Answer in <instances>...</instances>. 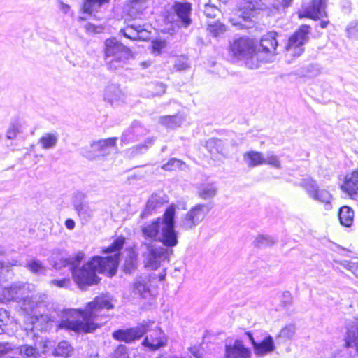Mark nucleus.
<instances>
[{"mask_svg":"<svg viewBox=\"0 0 358 358\" xmlns=\"http://www.w3.org/2000/svg\"><path fill=\"white\" fill-rule=\"evenodd\" d=\"M111 298L105 294L95 296L85 304L84 308L70 309L66 319L62 320L57 329H65L77 334L92 333L107 321L106 313L113 309Z\"/></svg>","mask_w":358,"mask_h":358,"instance_id":"nucleus-1","label":"nucleus"},{"mask_svg":"<svg viewBox=\"0 0 358 358\" xmlns=\"http://www.w3.org/2000/svg\"><path fill=\"white\" fill-rule=\"evenodd\" d=\"M84 259L85 254L80 251L72 257L64 259L62 262L64 266L70 267L73 281L82 289L96 285L101 281V278L97 275V271L90 258L79 267Z\"/></svg>","mask_w":358,"mask_h":358,"instance_id":"nucleus-2","label":"nucleus"},{"mask_svg":"<svg viewBox=\"0 0 358 358\" xmlns=\"http://www.w3.org/2000/svg\"><path fill=\"white\" fill-rule=\"evenodd\" d=\"M132 56L130 48L124 45L115 37H110L104 41L103 57L107 68L112 71L122 69Z\"/></svg>","mask_w":358,"mask_h":358,"instance_id":"nucleus-3","label":"nucleus"},{"mask_svg":"<svg viewBox=\"0 0 358 358\" xmlns=\"http://www.w3.org/2000/svg\"><path fill=\"white\" fill-rule=\"evenodd\" d=\"M229 51L234 57L243 58L249 69H257V57L255 53V41L248 36L240 37L233 41Z\"/></svg>","mask_w":358,"mask_h":358,"instance_id":"nucleus-4","label":"nucleus"},{"mask_svg":"<svg viewBox=\"0 0 358 358\" xmlns=\"http://www.w3.org/2000/svg\"><path fill=\"white\" fill-rule=\"evenodd\" d=\"M176 205L171 203L164 210L162 222L161 237L159 241L166 247L172 248L178 244V236L175 231Z\"/></svg>","mask_w":358,"mask_h":358,"instance_id":"nucleus-5","label":"nucleus"},{"mask_svg":"<svg viewBox=\"0 0 358 358\" xmlns=\"http://www.w3.org/2000/svg\"><path fill=\"white\" fill-rule=\"evenodd\" d=\"M278 34L277 31H269L261 37L259 47L255 43V53L258 59V68L262 64L268 62L271 57L275 55L278 45Z\"/></svg>","mask_w":358,"mask_h":358,"instance_id":"nucleus-6","label":"nucleus"},{"mask_svg":"<svg viewBox=\"0 0 358 358\" xmlns=\"http://www.w3.org/2000/svg\"><path fill=\"white\" fill-rule=\"evenodd\" d=\"M140 327H143V335H146L142 343L143 345L153 350L166 345V336L154 321H143L140 323Z\"/></svg>","mask_w":358,"mask_h":358,"instance_id":"nucleus-7","label":"nucleus"},{"mask_svg":"<svg viewBox=\"0 0 358 358\" xmlns=\"http://www.w3.org/2000/svg\"><path fill=\"white\" fill-rule=\"evenodd\" d=\"M311 27L303 24L299 27L288 38L285 46V50L292 57H299L304 51L303 45L308 41Z\"/></svg>","mask_w":358,"mask_h":358,"instance_id":"nucleus-8","label":"nucleus"},{"mask_svg":"<svg viewBox=\"0 0 358 358\" xmlns=\"http://www.w3.org/2000/svg\"><path fill=\"white\" fill-rule=\"evenodd\" d=\"M90 259L98 273L103 274L108 278H112L117 271L120 255L114 254L106 257L94 255Z\"/></svg>","mask_w":358,"mask_h":358,"instance_id":"nucleus-9","label":"nucleus"},{"mask_svg":"<svg viewBox=\"0 0 358 358\" xmlns=\"http://www.w3.org/2000/svg\"><path fill=\"white\" fill-rule=\"evenodd\" d=\"M327 0H310L308 3L302 6V10L298 12L300 19L308 18L318 20L327 17L326 11Z\"/></svg>","mask_w":358,"mask_h":358,"instance_id":"nucleus-10","label":"nucleus"},{"mask_svg":"<svg viewBox=\"0 0 358 358\" xmlns=\"http://www.w3.org/2000/svg\"><path fill=\"white\" fill-rule=\"evenodd\" d=\"M210 208L203 203L192 207L182 217V229L185 230L193 229L205 218Z\"/></svg>","mask_w":358,"mask_h":358,"instance_id":"nucleus-11","label":"nucleus"},{"mask_svg":"<svg viewBox=\"0 0 358 358\" xmlns=\"http://www.w3.org/2000/svg\"><path fill=\"white\" fill-rule=\"evenodd\" d=\"M117 137L100 139L91 144V149L86 152V157L92 159L96 157H104L110 153V148L117 147Z\"/></svg>","mask_w":358,"mask_h":358,"instance_id":"nucleus-12","label":"nucleus"},{"mask_svg":"<svg viewBox=\"0 0 358 358\" xmlns=\"http://www.w3.org/2000/svg\"><path fill=\"white\" fill-rule=\"evenodd\" d=\"M341 192L350 199L358 198V166L344 175L339 185Z\"/></svg>","mask_w":358,"mask_h":358,"instance_id":"nucleus-13","label":"nucleus"},{"mask_svg":"<svg viewBox=\"0 0 358 358\" xmlns=\"http://www.w3.org/2000/svg\"><path fill=\"white\" fill-rule=\"evenodd\" d=\"M172 10L182 27H187L192 24V5L190 2L187 1H175L172 5Z\"/></svg>","mask_w":358,"mask_h":358,"instance_id":"nucleus-14","label":"nucleus"},{"mask_svg":"<svg viewBox=\"0 0 358 358\" xmlns=\"http://www.w3.org/2000/svg\"><path fill=\"white\" fill-rule=\"evenodd\" d=\"M142 328L138 324L136 327L119 329L112 333V337L117 341L129 343L139 340L143 336Z\"/></svg>","mask_w":358,"mask_h":358,"instance_id":"nucleus-15","label":"nucleus"},{"mask_svg":"<svg viewBox=\"0 0 358 358\" xmlns=\"http://www.w3.org/2000/svg\"><path fill=\"white\" fill-rule=\"evenodd\" d=\"M206 157L213 161H219L224 157L223 145L220 140L211 138L205 144Z\"/></svg>","mask_w":358,"mask_h":358,"instance_id":"nucleus-16","label":"nucleus"},{"mask_svg":"<svg viewBox=\"0 0 358 358\" xmlns=\"http://www.w3.org/2000/svg\"><path fill=\"white\" fill-rule=\"evenodd\" d=\"M251 351L244 346L241 341L236 340L232 345L225 348V358H250Z\"/></svg>","mask_w":358,"mask_h":358,"instance_id":"nucleus-17","label":"nucleus"},{"mask_svg":"<svg viewBox=\"0 0 358 358\" xmlns=\"http://www.w3.org/2000/svg\"><path fill=\"white\" fill-rule=\"evenodd\" d=\"M275 347L271 336H266L262 341L254 344V352L257 356L262 357L275 350Z\"/></svg>","mask_w":358,"mask_h":358,"instance_id":"nucleus-18","label":"nucleus"},{"mask_svg":"<svg viewBox=\"0 0 358 358\" xmlns=\"http://www.w3.org/2000/svg\"><path fill=\"white\" fill-rule=\"evenodd\" d=\"M162 217H159L150 223L144 224L141 227V231L145 239L157 240L159 233V224Z\"/></svg>","mask_w":358,"mask_h":358,"instance_id":"nucleus-19","label":"nucleus"},{"mask_svg":"<svg viewBox=\"0 0 358 358\" xmlns=\"http://www.w3.org/2000/svg\"><path fill=\"white\" fill-rule=\"evenodd\" d=\"M145 31V29H142L141 26L135 27L134 25H127L120 30V33L123 36L131 41L144 40L143 34Z\"/></svg>","mask_w":358,"mask_h":358,"instance_id":"nucleus-20","label":"nucleus"},{"mask_svg":"<svg viewBox=\"0 0 358 358\" xmlns=\"http://www.w3.org/2000/svg\"><path fill=\"white\" fill-rule=\"evenodd\" d=\"M110 0H83L81 6V11L83 13L89 15H94L101 7L109 3Z\"/></svg>","mask_w":358,"mask_h":358,"instance_id":"nucleus-21","label":"nucleus"},{"mask_svg":"<svg viewBox=\"0 0 358 358\" xmlns=\"http://www.w3.org/2000/svg\"><path fill=\"white\" fill-rule=\"evenodd\" d=\"M243 159L249 167H255L265 164V158L262 152L256 150H250L243 154Z\"/></svg>","mask_w":358,"mask_h":358,"instance_id":"nucleus-22","label":"nucleus"},{"mask_svg":"<svg viewBox=\"0 0 358 358\" xmlns=\"http://www.w3.org/2000/svg\"><path fill=\"white\" fill-rule=\"evenodd\" d=\"M183 118L178 114L161 116L159 122L161 125L167 129H175L181 126Z\"/></svg>","mask_w":358,"mask_h":358,"instance_id":"nucleus-23","label":"nucleus"},{"mask_svg":"<svg viewBox=\"0 0 358 358\" xmlns=\"http://www.w3.org/2000/svg\"><path fill=\"white\" fill-rule=\"evenodd\" d=\"M307 192L314 199L325 203H329L331 195L327 190L320 189L317 185H313L307 188Z\"/></svg>","mask_w":358,"mask_h":358,"instance_id":"nucleus-24","label":"nucleus"},{"mask_svg":"<svg viewBox=\"0 0 358 358\" xmlns=\"http://www.w3.org/2000/svg\"><path fill=\"white\" fill-rule=\"evenodd\" d=\"M338 218L340 223L343 226L346 227H350L352 224L354 219L353 210L348 206H343L339 209Z\"/></svg>","mask_w":358,"mask_h":358,"instance_id":"nucleus-25","label":"nucleus"},{"mask_svg":"<svg viewBox=\"0 0 358 358\" xmlns=\"http://www.w3.org/2000/svg\"><path fill=\"white\" fill-rule=\"evenodd\" d=\"M127 255L124 260V269L126 272H131L137 268L138 254L133 248L127 250Z\"/></svg>","mask_w":358,"mask_h":358,"instance_id":"nucleus-26","label":"nucleus"},{"mask_svg":"<svg viewBox=\"0 0 358 358\" xmlns=\"http://www.w3.org/2000/svg\"><path fill=\"white\" fill-rule=\"evenodd\" d=\"M125 242V237L120 236L115 238L110 245L102 248L101 252L103 254L114 253L120 255V251L123 248Z\"/></svg>","mask_w":358,"mask_h":358,"instance_id":"nucleus-27","label":"nucleus"},{"mask_svg":"<svg viewBox=\"0 0 358 358\" xmlns=\"http://www.w3.org/2000/svg\"><path fill=\"white\" fill-rule=\"evenodd\" d=\"M73 351V348L67 341H62L55 348L53 354L55 356L67 357L71 355Z\"/></svg>","mask_w":358,"mask_h":358,"instance_id":"nucleus-28","label":"nucleus"},{"mask_svg":"<svg viewBox=\"0 0 358 358\" xmlns=\"http://www.w3.org/2000/svg\"><path fill=\"white\" fill-rule=\"evenodd\" d=\"M57 142V136L55 134H45L39 139L38 143L43 149L53 148Z\"/></svg>","mask_w":358,"mask_h":358,"instance_id":"nucleus-29","label":"nucleus"},{"mask_svg":"<svg viewBox=\"0 0 358 358\" xmlns=\"http://www.w3.org/2000/svg\"><path fill=\"white\" fill-rule=\"evenodd\" d=\"M217 188L212 183L201 187L198 191L199 196L204 200L209 199L215 196Z\"/></svg>","mask_w":358,"mask_h":358,"instance_id":"nucleus-30","label":"nucleus"},{"mask_svg":"<svg viewBox=\"0 0 358 358\" xmlns=\"http://www.w3.org/2000/svg\"><path fill=\"white\" fill-rule=\"evenodd\" d=\"M346 348H355L358 352V330L348 331L345 338Z\"/></svg>","mask_w":358,"mask_h":358,"instance_id":"nucleus-31","label":"nucleus"},{"mask_svg":"<svg viewBox=\"0 0 358 358\" xmlns=\"http://www.w3.org/2000/svg\"><path fill=\"white\" fill-rule=\"evenodd\" d=\"M167 47V41L162 38H155L152 41L150 51L155 55H161Z\"/></svg>","mask_w":358,"mask_h":358,"instance_id":"nucleus-32","label":"nucleus"},{"mask_svg":"<svg viewBox=\"0 0 358 358\" xmlns=\"http://www.w3.org/2000/svg\"><path fill=\"white\" fill-rule=\"evenodd\" d=\"M184 164V162L180 159L171 158L166 164L162 166V169L167 171H173L181 169Z\"/></svg>","mask_w":358,"mask_h":358,"instance_id":"nucleus-33","label":"nucleus"},{"mask_svg":"<svg viewBox=\"0 0 358 358\" xmlns=\"http://www.w3.org/2000/svg\"><path fill=\"white\" fill-rule=\"evenodd\" d=\"M133 292L142 297H145L150 293V289L144 281L136 280L133 285Z\"/></svg>","mask_w":358,"mask_h":358,"instance_id":"nucleus-34","label":"nucleus"},{"mask_svg":"<svg viewBox=\"0 0 358 358\" xmlns=\"http://www.w3.org/2000/svg\"><path fill=\"white\" fill-rule=\"evenodd\" d=\"M173 66L176 71H184L189 68L188 58L184 55L177 56L174 60Z\"/></svg>","mask_w":358,"mask_h":358,"instance_id":"nucleus-35","label":"nucleus"},{"mask_svg":"<svg viewBox=\"0 0 358 358\" xmlns=\"http://www.w3.org/2000/svg\"><path fill=\"white\" fill-rule=\"evenodd\" d=\"M26 267L32 273H36L38 272H41L45 269V267L43 266L41 262L37 259H32L29 261Z\"/></svg>","mask_w":358,"mask_h":358,"instance_id":"nucleus-36","label":"nucleus"},{"mask_svg":"<svg viewBox=\"0 0 358 358\" xmlns=\"http://www.w3.org/2000/svg\"><path fill=\"white\" fill-rule=\"evenodd\" d=\"M345 268L352 272L356 278H358V259H354L349 261H345L343 263Z\"/></svg>","mask_w":358,"mask_h":358,"instance_id":"nucleus-37","label":"nucleus"},{"mask_svg":"<svg viewBox=\"0 0 358 358\" xmlns=\"http://www.w3.org/2000/svg\"><path fill=\"white\" fill-rule=\"evenodd\" d=\"M119 98V91L115 87H107L104 92V99L112 103Z\"/></svg>","mask_w":358,"mask_h":358,"instance_id":"nucleus-38","label":"nucleus"},{"mask_svg":"<svg viewBox=\"0 0 358 358\" xmlns=\"http://www.w3.org/2000/svg\"><path fill=\"white\" fill-rule=\"evenodd\" d=\"M219 10L217 6L213 5L210 2H208L205 4L203 10L204 15L208 18H215L217 16Z\"/></svg>","mask_w":358,"mask_h":358,"instance_id":"nucleus-39","label":"nucleus"},{"mask_svg":"<svg viewBox=\"0 0 358 358\" xmlns=\"http://www.w3.org/2000/svg\"><path fill=\"white\" fill-rule=\"evenodd\" d=\"M50 285L59 288H66L71 285V279L69 277L62 279H53L50 281Z\"/></svg>","mask_w":358,"mask_h":358,"instance_id":"nucleus-40","label":"nucleus"},{"mask_svg":"<svg viewBox=\"0 0 358 358\" xmlns=\"http://www.w3.org/2000/svg\"><path fill=\"white\" fill-rule=\"evenodd\" d=\"M20 131V125L17 123L12 124L6 131V137L8 139H14Z\"/></svg>","mask_w":358,"mask_h":358,"instance_id":"nucleus-41","label":"nucleus"},{"mask_svg":"<svg viewBox=\"0 0 358 358\" xmlns=\"http://www.w3.org/2000/svg\"><path fill=\"white\" fill-rule=\"evenodd\" d=\"M20 352L21 354H23L26 358L36 357V350L32 346L22 345L20 347Z\"/></svg>","mask_w":358,"mask_h":358,"instance_id":"nucleus-42","label":"nucleus"},{"mask_svg":"<svg viewBox=\"0 0 358 358\" xmlns=\"http://www.w3.org/2000/svg\"><path fill=\"white\" fill-rule=\"evenodd\" d=\"M265 164H267L275 169H280L281 167L280 162L278 157L274 155H270L267 159H265Z\"/></svg>","mask_w":358,"mask_h":358,"instance_id":"nucleus-43","label":"nucleus"},{"mask_svg":"<svg viewBox=\"0 0 358 358\" xmlns=\"http://www.w3.org/2000/svg\"><path fill=\"white\" fill-rule=\"evenodd\" d=\"M348 34L350 37L358 36V22H352L347 28Z\"/></svg>","mask_w":358,"mask_h":358,"instance_id":"nucleus-44","label":"nucleus"},{"mask_svg":"<svg viewBox=\"0 0 358 358\" xmlns=\"http://www.w3.org/2000/svg\"><path fill=\"white\" fill-rule=\"evenodd\" d=\"M294 331L293 327L286 326L280 330L279 336L290 338L292 336Z\"/></svg>","mask_w":358,"mask_h":358,"instance_id":"nucleus-45","label":"nucleus"},{"mask_svg":"<svg viewBox=\"0 0 358 358\" xmlns=\"http://www.w3.org/2000/svg\"><path fill=\"white\" fill-rule=\"evenodd\" d=\"M208 30L214 36H216L219 31H222L224 30L222 25H217L216 24H210L208 26Z\"/></svg>","mask_w":358,"mask_h":358,"instance_id":"nucleus-46","label":"nucleus"},{"mask_svg":"<svg viewBox=\"0 0 358 358\" xmlns=\"http://www.w3.org/2000/svg\"><path fill=\"white\" fill-rule=\"evenodd\" d=\"M12 348L8 343H0V357L8 354Z\"/></svg>","mask_w":358,"mask_h":358,"instance_id":"nucleus-47","label":"nucleus"},{"mask_svg":"<svg viewBox=\"0 0 358 358\" xmlns=\"http://www.w3.org/2000/svg\"><path fill=\"white\" fill-rule=\"evenodd\" d=\"M85 29L89 32L99 33L101 32V31L103 29V27L94 25L93 24L90 23L86 25Z\"/></svg>","mask_w":358,"mask_h":358,"instance_id":"nucleus-48","label":"nucleus"},{"mask_svg":"<svg viewBox=\"0 0 358 358\" xmlns=\"http://www.w3.org/2000/svg\"><path fill=\"white\" fill-rule=\"evenodd\" d=\"M22 289V286L20 285H10V287H6L4 289L9 294H16L18 292Z\"/></svg>","mask_w":358,"mask_h":358,"instance_id":"nucleus-49","label":"nucleus"},{"mask_svg":"<svg viewBox=\"0 0 358 358\" xmlns=\"http://www.w3.org/2000/svg\"><path fill=\"white\" fill-rule=\"evenodd\" d=\"M65 226L68 229L72 230L75 228V222L73 219L68 218L65 220Z\"/></svg>","mask_w":358,"mask_h":358,"instance_id":"nucleus-50","label":"nucleus"},{"mask_svg":"<svg viewBox=\"0 0 358 358\" xmlns=\"http://www.w3.org/2000/svg\"><path fill=\"white\" fill-rule=\"evenodd\" d=\"M158 203H159V201H157V200L149 201L148 203L147 207L154 209L157 206Z\"/></svg>","mask_w":358,"mask_h":358,"instance_id":"nucleus-51","label":"nucleus"},{"mask_svg":"<svg viewBox=\"0 0 358 358\" xmlns=\"http://www.w3.org/2000/svg\"><path fill=\"white\" fill-rule=\"evenodd\" d=\"M246 335L249 338V339H250L252 346L254 347V344H256L257 342L255 341V339H254V338L252 336V334L250 332H246Z\"/></svg>","mask_w":358,"mask_h":358,"instance_id":"nucleus-52","label":"nucleus"},{"mask_svg":"<svg viewBox=\"0 0 358 358\" xmlns=\"http://www.w3.org/2000/svg\"><path fill=\"white\" fill-rule=\"evenodd\" d=\"M329 24V20H322L320 23V26L321 28L324 29V28H326Z\"/></svg>","mask_w":358,"mask_h":358,"instance_id":"nucleus-53","label":"nucleus"},{"mask_svg":"<svg viewBox=\"0 0 358 358\" xmlns=\"http://www.w3.org/2000/svg\"><path fill=\"white\" fill-rule=\"evenodd\" d=\"M165 278H166V273L165 272L159 275V280L163 281L165 280Z\"/></svg>","mask_w":358,"mask_h":358,"instance_id":"nucleus-54","label":"nucleus"},{"mask_svg":"<svg viewBox=\"0 0 358 358\" xmlns=\"http://www.w3.org/2000/svg\"><path fill=\"white\" fill-rule=\"evenodd\" d=\"M292 0H283V5L288 6Z\"/></svg>","mask_w":358,"mask_h":358,"instance_id":"nucleus-55","label":"nucleus"},{"mask_svg":"<svg viewBox=\"0 0 358 358\" xmlns=\"http://www.w3.org/2000/svg\"><path fill=\"white\" fill-rule=\"evenodd\" d=\"M4 267H5V264H4V263H3V262H1V261H0V271H1L3 268H4Z\"/></svg>","mask_w":358,"mask_h":358,"instance_id":"nucleus-56","label":"nucleus"},{"mask_svg":"<svg viewBox=\"0 0 358 358\" xmlns=\"http://www.w3.org/2000/svg\"><path fill=\"white\" fill-rule=\"evenodd\" d=\"M76 210H77L78 213H80V208H78V207H76Z\"/></svg>","mask_w":358,"mask_h":358,"instance_id":"nucleus-57","label":"nucleus"},{"mask_svg":"<svg viewBox=\"0 0 358 358\" xmlns=\"http://www.w3.org/2000/svg\"><path fill=\"white\" fill-rule=\"evenodd\" d=\"M10 358H18V357H10Z\"/></svg>","mask_w":358,"mask_h":358,"instance_id":"nucleus-58","label":"nucleus"},{"mask_svg":"<svg viewBox=\"0 0 358 358\" xmlns=\"http://www.w3.org/2000/svg\"><path fill=\"white\" fill-rule=\"evenodd\" d=\"M208 2H210V0H209V1H208Z\"/></svg>","mask_w":358,"mask_h":358,"instance_id":"nucleus-59","label":"nucleus"}]
</instances>
